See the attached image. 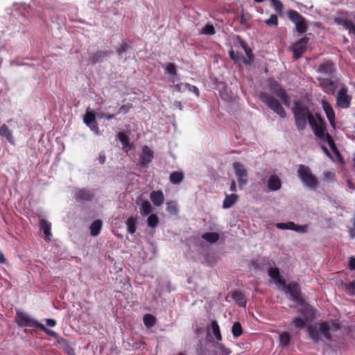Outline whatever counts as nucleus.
<instances>
[{
  "instance_id": "f257e3e1",
  "label": "nucleus",
  "mask_w": 355,
  "mask_h": 355,
  "mask_svg": "<svg viewBox=\"0 0 355 355\" xmlns=\"http://www.w3.org/2000/svg\"><path fill=\"white\" fill-rule=\"evenodd\" d=\"M340 328V324L336 322H322L319 324V329L316 326L309 325L306 331L309 338L313 343H317L320 340L319 333L321 334L328 341H332L331 332L336 331Z\"/></svg>"
},
{
  "instance_id": "f03ea898",
  "label": "nucleus",
  "mask_w": 355,
  "mask_h": 355,
  "mask_svg": "<svg viewBox=\"0 0 355 355\" xmlns=\"http://www.w3.org/2000/svg\"><path fill=\"white\" fill-rule=\"evenodd\" d=\"M15 322L19 327H37L44 332L46 335L55 338L59 343L64 339L55 331L46 328L43 324L37 320L31 318L28 314L17 311L15 316Z\"/></svg>"
},
{
  "instance_id": "7ed1b4c3",
  "label": "nucleus",
  "mask_w": 355,
  "mask_h": 355,
  "mask_svg": "<svg viewBox=\"0 0 355 355\" xmlns=\"http://www.w3.org/2000/svg\"><path fill=\"white\" fill-rule=\"evenodd\" d=\"M293 112L295 125L299 130H303L306 126L307 121L310 123L311 117H314L307 107L300 103L295 105Z\"/></svg>"
},
{
  "instance_id": "20e7f679",
  "label": "nucleus",
  "mask_w": 355,
  "mask_h": 355,
  "mask_svg": "<svg viewBox=\"0 0 355 355\" xmlns=\"http://www.w3.org/2000/svg\"><path fill=\"white\" fill-rule=\"evenodd\" d=\"M297 175L304 186L313 190L318 187V180L308 166L300 164L297 168Z\"/></svg>"
},
{
  "instance_id": "39448f33",
  "label": "nucleus",
  "mask_w": 355,
  "mask_h": 355,
  "mask_svg": "<svg viewBox=\"0 0 355 355\" xmlns=\"http://www.w3.org/2000/svg\"><path fill=\"white\" fill-rule=\"evenodd\" d=\"M259 99L281 118H285L286 113L279 101L266 92L259 94Z\"/></svg>"
},
{
  "instance_id": "423d86ee",
  "label": "nucleus",
  "mask_w": 355,
  "mask_h": 355,
  "mask_svg": "<svg viewBox=\"0 0 355 355\" xmlns=\"http://www.w3.org/2000/svg\"><path fill=\"white\" fill-rule=\"evenodd\" d=\"M288 19L295 25L296 31L300 34L306 32L308 25L306 19L297 11L289 10L287 12Z\"/></svg>"
},
{
  "instance_id": "0eeeda50",
  "label": "nucleus",
  "mask_w": 355,
  "mask_h": 355,
  "mask_svg": "<svg viewBox=\"0 0 355 355\" xmlns=\"http://www.w3.org/2000/svg\"><path fill=\"white\" fill-rule=\"evenodd\" d=\"M352 97L348 94V87L342 84L336 96V105L341 109H347L351 105Z\"/></svg>"
},
{
  "instance_id": "6e6552de",
  "label": "nucleus",
  "mask_w": 355,
  "mask_h": 355,
  "mask_svg": "<svg viewBox=\"0 0 355 355\" xmlns=\"http://www.w3.org/2000/svg\"><path fill=\"white\" fill-rule=\"evenodd\" d=\"M269 90L273 94H275L282 102L286 106L289 105L290 98L286 91L282 88L280 84L274 79H268Z\"/></svg>"
},
{
  "instance_id": "1a4fd4ad",
  "label": "nucleus",
  "mask_w": 355,
  "mask_h": 355,
  "mask_svg": "<svg viewBox=\"0 0 355 355\" xmlns=\"http://www.w3.org/2000/svg\"><path fill=\"white\" fill-rule=\"evenodd\" d=\"M309 125L315 135L321 141L326 137L327 135H329L328 132H326L325 122L319 114H317V121L315 117H311Z\"/></svg>"
},
{
  "instance_id": "9d476101",
  "label": "nucleus",
  "mask_w": 355,
  "mask_h": 355,
  "mask_svg": "<svg viewBox=\"0 0 355 355\" xmlns=\"http://www.w3.org/2000/svg\"><path fill=\"white\" fill-rule=\"evenodd\" d=\"M233 168L239 182V187L241 189L248 183V171L243 164L234 162Z\"/></svg>"
},
{
  "instance_id": "9b49d317",
  "label": "nucleus",
  "mask_w": 355,
  "mask_h": 355,
  "mask_svg": "<svg viewBox=\"0 0 355 355\" xmlns=\"http://www.w3.org/2000/svg\"><path fill=\"white\" fill-rule=\"evenodd\" d=\"M320 81V85L324 92L326 93L334 95L338 86V79L333 80L331 78H325L318 79Z\"/></svg>"
},
{
  "instance_id": "f8f14e48",
  "label": "nucleus",
  "mask_w": 355,
  "mask_h": 355,
  "mask_svg": "<svg viewBox=\"0 0 355 355\" xmlns=\"http://www.w3.org/2000/svg\"><path fill=\"white\" fill-rule=\"evenodd\" d=\"M309 40V38L305 36L300 39L293 45L292 50L295 60H298L302 57V54L307 49Z\"/></svg>"
},
{
  "instance_id": "ddd939ff",
  "label": "nucleus",
  "mask_w": 355,
  "mask_h": 355,
  "mask_svg": "<svg viewBox=\"0 0 355 355\" xmlns=\"http://www.w3.org/2000/svg\"><path fill=\"white\" fill-rule=\"evenodd\" d=\"M336 71L335 63L329 59L324 60L318 67L317 72L329 76H333Z\"/></svg>"
},
{
  "instance_id": "4468645a",
  "label": "nucleus",
  "mask_w": 355,
  "mask_h": 355,
  "mask_svg": "<svg viewBox=\"0 0 355 355\" xmlns=\"http://www.w3.org/2000/svg\"><path fill=\"white\" fill-rule=\"evenodd\" d=\"M286 292L291 295L293 301L300 304L304 302V300L301 297L300 288L297 283L292 282L286 286Z\"/></svg>"
},
{
  "instance_id": "2eb2a0df",
  "label": "nucleus",
  "mask_w": 355,
  "mask_h": 355,
  "mask_svg": "<svg viewBox=\"0 0 355 355\" xmlns=\"http://www.w3.org/2000/svg\"><path fill=\"white\" fill-rule=\"evenodd\" d=\"M322 108L326 114V116L329 121L331 126L333 128H336V122H335L336 116H335V112H334V110L332 106L327 101H322Z\"/></svg>"
},
{
  "instance_id": "dca6fc26",
  "label": "nucleus",
  "mask_w": 355,
  "mask_h": 355,
  "mask_svg": "<svg viewBox=\"0 0 355 355\" xmlns=\"http://www.w3.org/2000/svg\"><path fill=\"white\" fill-rule=\"evenodd\" d=\"M153 158V151L147 146L142 148V154L139 157V163L143 167H146Z\"/></svg>"
},
{
  "instance_id": "f3484780",
  "label": "nucleus",
  "mask_w": 355,
  "mask_h": 355,
  "mask_svg": "<svg viewBox=\"0 0 355 355\" xmlns=\"http://www.w3.org/2000/svg\"><path fill=\"white\" fill-rule=\"evenodd\" d=\"M334 21L337 24L342 26L345 29L347 30L349 33L355 35V24L351 20L336 17Z\"/></svg>"
},
{
  "instance_id": "a211bd4d",
  "label": "nucleus",
  "mask_w": 355,
  "mask_h": 355,
  "mask_svg": "<svg viewBox=\"0 0 355 355\" xmlns=\"http://www.w3.org/2000/svg\"><path fill=\"white\" fill-rule=\"evenodd\" d=\"M150 199L155 206H161L164 202V196L162 191H152L150 194Z\"/></svg>"
},
{
  "instance_id": "6ab92c4d",
  "label": "nucleus",
  "mask_w": 355,
  "mask_h": 355,
  "mask_svg": "<svg viewBox=\"0 0 355 355\" xmlns=\"http://www.w3.org/2000/svg\"><path fill=\"white\" fill-rule=\"evenodd\" d=\"M75 198L78 200L91 201L94 198V195L89 190L78 189L75 192Z\"/></svg>"
},
{
  "instance_id": "aec40b11",
  "label": "nucleus",
  "mask_w": 355,
  "mask_h": 355,
  "mask_svg": "<svg viewBox=\"0 0 355 355\" xmlns=\"http://www.w3.org/2000/svg\"><path fill=\"white\" fill-rule=\"evenodd\" d=\"M111 54L110 51H98L95 53L92 54L89 56V62L94 64L98 62L101 61L103 58L108 57Z\"/></svg>"
},
{
  "instance_id": "412c9836",
  "label": "nucleus",
  "mask_w": 355,
  "mask_h": 355,
  "mask_svg": "<svg viewBox=\"0 0 355 355\" xmlns=\"http://www.w3.org/2000/svg\"><path fill=\"white\" fill-rule=\"evenodd\" d=\"M232 299L241 307H245L247 304V300L245 294L242 291H236L232 294Z\"/></svg>"
},
{
  "instance_id": "4be33fe9",
  "label": "nucleus",
  "mask_w": 355,
  "mask_h": 355,
  "mask_svg": "<svg viewBox=\"0 0 355 355\" xmlns=\"http://www.w3.org/2000/svg\"><path fill=\"white\" fill-rule=\"evenodd\" d=\"M282 187V182L277 175H271L268 180V187L270 191H277Z\"/></svg>"
},
{
  "instance_id": "5701e85b",
  "label": "nucleus",
  "mask_w": 355,
  "mask_h": 355,
  "mask_svg": "<svg viewBox=\"0 0 355 355\" xmlns=\"http://www.w3.org/2000/svg\"><path fill=\"white\" fill-rule=\"evenodd\" d=\"M0 135L6 138L8 142L11 144H15L14 137L12 136V132L6 124H3L0 127Z\"/></svg>"
},
{
  "instance_id": "b1692460",
  "label": "nucleus",
  "mask_w": 355,
  "mask_h": 355,
  "mask_svg": "<svg viewBox=\"0 0 355 355\" xmlns=\"http://www.w3.org/2000/svg\"><path fill=\"white\" fill-rule=\"evenodd\" d=\"M103 223L100 219L95 220L90 225V234L93 236H96L99 234L102 228Z\"/></svg>"
},
{
  "instance_id": "393cba45",
  "label": "nucleus",
  "mask_w": 355,
  "mask_h": 355,
  "mask_svg": "<svg viewBox=\"0 0 355 355\" xmlns=\"http://www.w3.org/2000/svg\"><path fill=\"white\" fill-rule=\"evenodd\" d=\"M239 196L236 194L232 193L231 195H226L223 201V207L228 209L231 207L238 200Z\"/></svg>"
},
{
  "instance_id": "a878e982",
  "label": "nucleus",
  "mask_w": 355,
  "mask_h": 355,
  "mask_svg": "<svg viewBox=\"0 0 355 355\" xmlns=\"http://www.w3.org/2000/svg\"><path fill=\"white\" fill-rule=\"evenodd\" d=\"M166 72L171 76V81L174 83L178 78V73L175 64L168 63L166 67Z\"/></svg>"
},
{
  "instance_id": "bb28decb",
  "label": "nucleus",
  "mask_w": 355,
  "mask_h": 355,
  "mask_svg": "<svg viewBox=\"0 0 355 355\" xmlns=\"http://www.w3.org/2000/svg\"><path fill=\"white\" fill-rule=\"evenodd\" d=\"M184 178V174L181 171H173L171 173L169 180L173 184H180Z\"/></svg>"
},
{
  "instance_id": "cd10ccee",
  "label": "nucleus",
  "mask_w": 355,
  "mask_h": 355,
  "mask_svg": "<svg viewBox=\"0 0 355 355\" xmlns=\"http://www.w3.org/2000/svg\"><path fill=\"white\" fill-rule=\"evenodd\" d=\"M40 228L43 231L46 238L49 239V237L51 236V223L47 220L42 219L40 220Z\"/></svg>"
},
{
  "instance_id": "c85d7f7f",
  "label": "nucleus",
  "mask_w": 355,
  "mask_h": 355,
  "mask_svg": "<svg viewBox=\"0 0 355 355\" xmlns=\"http://www.w3.org/2000/svg\"><path fill=\"white\" fill-rule=\"evenodd\" d=\"M153 211V207L151 204L148 200L142 201L140 205V213L144 216L150 214Z\"/></svg>"
},
{
  "instance_id": "c756f323",
  "label": "nucleus",
  "mask_w": 355,
  "mask_h": 355,
  "mask_svg": "<svg viewBox=\"0 0 355 355\" xmlns=\"http://www.w3.org/2000/svg\"><path fill=\"white\" fill-rule=\"evenodd\" d=\"M127 226V231L128 233L133 234L136 232L137 227V218L134 217H130L125 222Z\"/></svg>"
},
{
  "instance_id": "7c9ffc66",
  "label": "nucleus",
  "mask_w": 355,
  "mask_h": 355,
  "mask_svg": "<svg viewBox=\"0 0 355 355\" xmlns=\"http://www.w3.org/2000/svg\"><path fill=\"white\" fill-rule=\"evenodd\" d=\"M202 238L210 243H214L219 239V234L216 232H206L202 235Z\"/></svg>"
},
{
  "instance_id": "2f4dec72",
  "label": "nucleus",
  "mask_w": 355,
  "mask_h": 355,
  "mask_svg": "<svg viewBox=\"0 0 355 355\" xmlns=\"http://www.w3.org/2000/svg\"><path fill=\"white\" fill-rule=\"evenodd\" d=\"M143 322L148 328L153 327L156 323V318L149 313L145 314L143 318Z\"/></svg>"
},
{
  "instance_id": "473e14b6",
  "label": "nucleus",
  "mask_w": 355,
  "mask_h": 355,
  "mask_svg": "<svg viewBox=\"0 0 355 355\" xmlns=\"http://www.w3.org/2000/svg\"><path fill=\"white\" fill-rule=\"evenodd\" d=\"M96 121V116L93 112H87L84 115V123L92 128V123H94Z\"/></svg>"
},
{
  "instance_id": "72a5a7b5",
  "label": "nucleus",
  "mask_w": 355,
  "mask_h": 355,
  "mask_svg": "<svg viewBox=\"0 0 355 355\" xmlns=\"http://www.w3.org/2000/svg\"><path fill=\"white\" fill-rule=\"evenodd\" d=\"M232 333L234 337H239L242 335L243 328L240 322H236L233 324Z\"/></svg>"
},
{
  "instance_id": "f704fd0d",
  "label": "nucleus",
  "mask_w": 355,
  "mask_h": 355,
  "mask_svg": "<svg viewBox=\"0 0 355 355\" xmlns=\"http://www.w3.org/2000/svg\"><path fill=\"white\" fill-rule=\"evenodd\" d=\"M279 342L282 346H288L291 342V335L288 332H283L279 336Z\"/></svg>"
},
{
  "instance_id": "c9c22d12",
  "label": "nucleus",
  "mask_w": 355,
  "mask_h": 355,
  "mask_svg": "<svg viewBox=\"0 0 355 355\" xmlns=\"http://www.w3.org/2000/svg\"><path fill=\"white\" fill-rule=\"evenodd\" d=\"M270 5L278 14H282L284 10V5L280 0H270Z\"/></svg>"
},
{
  "instance_id": "e433bc0d",
  "label": "nucleus",
  "mask_w": 355,
  "mask_h": 355,
  "mask_svg": "<svg viewBox=\"0 0 355 355\" xmlns=\"http://www.w3.org/2000/svg\"><path fill=\"white\" fill-rule=\"evenodd\" d=\"M147 223H148V225L149 227H157L158 223H159V218H158V216L156 214H150L148 217Z\"/></svg>"
},
{
  "instance_id": "4c0bfd02",
  "label": "nucleus",
  "mask_w": 355,
  "mask_h": 355,
  "mask_svg": "<svg viewBox=\"0 0 355 355\" xmlns=\"http://www.w3.org/2000/svg\"><path fill=\"white\" fill-rule=\"evenodd\" d=\"M322 141L328 143V144H329L330 148L331 149V150L333 151V153H334L338 150L336 147V145L334 142V139L332 138V137L330 135H327L326 137L324 139H322Z\"/></svg>"
},
{
  "instance_id": "58836bf2",
  "label": "nucleus",
  "mask_w": 355,
  "mask_h": 355,
  "mask_svg": "<svg viewBox=\"0 0 355 355\" xmlns=\"http://www.w3.org/2000/svg\"><path fill=\"white\" fill-rule=\"evenodd\" d=\"M306 320H305V319L297 317V318H293L292 323L295 328L301 329L305 327Z\"/></svg>"
},
{
  "instance_id": "ea45409f",
  "label": "nucleus",
  "mask_w": 355,
  "mask_h": 355,
  "mask_svg": "<svg viewBox=\"0 0 355 355\" xmlns=\"http://www.w3.org/2000/svg\"><path fill=\"white\" fill-rule=\"evenodd\" d=\"M295 223L290 221L287 223H278L276 224V227L279 230H293Z\"/></svg>"
},
{
  "instance_id": "a19ab883",
  "label": "nucleus",
  "mask_w": 355,
  "mask_h": 355,
  "mask_svg": "<svg viewBox=\"0 0 355 355\" xmlns=\"http://www.w3.org/2000/svg\"><path fill=\"white\" fill-rule=\"evenodd\" d=\"M265 24L268 26H277L279 21L276 15H271L270 17L265 20Z\"/></svg>"
},
{
  "instance_id": "79ce46f5",
  "label": "nucleus",
  "mask_w": 355,
  "mask_h": 355,
  "mask_svg": "<svg viewBox=\"0 0 355 355\" xmlns=\"http://www.w3.org/2000/svg\"><path fill=\"white\" fill-rule=\"evenodd\" d=\"M118 138L123 147H127L129 145L130 139L124 132H119L118 134Z\"/></svg>"
},
{
  "instance_id": "37998d69",
  "label": "nucleus",
  "mask_w": 355,
  "mask_h": 355,
  "mask_svg": "<svg viewBox=\"0 0 355 355\" xmlns=\"http://www.w3.org/2000/svg\"><path fill=\"white\" fill-rule=\"evenodd\" d=\"M268 275L275 281L280 277V272L277 268H270L268 270Z\"/></svg>"
},
{
  "instance_id": "c03bdc74",
  "label": "nucleus",
  "mask_w": 355,
  "mask_h": 355,
  "mask_svg": "<svg viewBox=\"0 0 355 355\" xmlns=\"http://www.w3.org/2000/svg\"><path fill=\"white\" fill-rule=\"evenodd\" d=\"M202 33L208 35H212L215 34V28L212 25L207 24L202 30Z\"/></svg>"
},
{
  "instance_id": "a18cd8bd",
  "label": "nucleus",
  "mask_w": 355,
  "mask_h": 355,
  "mask_svg": "<svg viewBox=\"0 0 355 355\" xmlns=\"http://www.w3.org/2000/svg\"><path fill=\"white\" fill-rule=\"evenodd\" d=\"M167 211L168 212L171 214H176L178 212V207L176 205L175 202L174 201H169L167 202Z\"/></svg>"
},
{
  "instance_id": "49530a36",
  "label": "nucleus",
  "mask_w": 355,
  "mask_h": 355,
  "mask_svg": "<svg viewBox=\"0 0 355 355\" xmlns=\"http://www.w3.org/2000/svg\"><path fill=\"white\" fill-rule=\"evenodd\" d=\"M97 116L100 119H105L107 121H110L116 118V114H107L104 112H98Z\"/></svg>"
},
{
  "instance_id": "de8ad7c7",
  "label": "nucleus",
  "mask_w": 355,
  "mask_h": 355,
  "mask_svg": "<svg viewBox=\"0 0 355 355\" xmlns=\"http://www.w3.org/2000/svg\"><path fill=\"white\" fill-rule=\"evenodd\" d=\"M345 288L350 295L354 296L355 295V279L345 285Z\"/></svg>"
},
{
  "instance_id": "09e8293b",
  "label": "nucleus",
  "mask_w": 355,
  "mask_h": 355,
  "mask_svg": "<svg viewBox=\"0 0 355 355\" xmlns=\"http://www.w3.org/2000/svg\"><path fill=\"white\" fill-rule=\"evenodd\" d=\"M335 175L334 173L327 171L324 173L323 180L327 182H333L334 180Z\"/></svg>"
},
{
  "instance_id": "8fccbe9b",
  "label": "nucleus",
  "mask_w": 355,
  "mask_h": 355,
  "mask_svg": "<svg viewBox=\"0 0 355 355\" xmlns=\"http://www.w3.org/2000/svg\"><path fill=\"white\" fill-rule=\"evenodd\" d=\"M131 107H132V105L131 104H126V105H121L119 107L118 112L116 113V116L117 114L128 113L130 111Z\"/></svg>"
},
{
  "instance_id": "3c124183",
  "label": "nucleus",
  "mask_w": 355,
  "mask_h": 355,
  "mask_svg": "<svg viewBox=\"0 0 355 355\" xmlns=\"http://www.w3.org/2000/svg\"><path fill=\"white\" fill-rule=\"evenodd\" d=\"M130 49V46L128 43L124 42L119 46V47L116 50V52L119 55H122L123 53H125Z\"/></svg>"
},
{
  "instance_id": "603ef678",
  "label": "nucleus",
  "mask_w": 355,
  "mask_h": 355,
  "mask_svg": "<svg viewBox=\"0 0 355 355\" xmlns=\"http://www.w3.org/2000/svg\"><path fill=\"white\" fill-rule=\"evenodd\" d=\"M308 230V225H299L295 223L293 231L301 233H306Z\"/></svg>"
},
{
  "instance_id": "864d4df0",
  "label": "nucleus",
  "mask_w": 355,
  "mask_h": 355,
  "mask_svg": "<svg viewBox=\"0 0 355 355\" xmlns=\"http://www.w3.org/2000/svg\"><path fill=\"white\" fill-rule=\"evenodd\" d=\"M211 327L214 335L218 334V333L220 332L219 325L216 320L211 321Z\"/></svg>"
},
{
  "instance_id": "5fc2aeb1",
  "label": "nucleus",
  "mask_w": 355,
  "mask_h": 355,
  "mask_svg": "<svg viewBox=\"0 0 355 355\" xmlns=\"http://www.w3.org/2000/svg\"><path fill=\"white\" fill-rule=\"evenodd\" d=\"M218 347L219 348V349L223 353V355H230V354L231 353V351L228 348H226L221 343H218Z\"/></svg>"
},
{
  "instance_id": "6e6d98bb",
  "label": "nucleus",
  "mask_w": 355,
  "mask_h": 355,
  "mask_svg": "<svg viewBox=\"0 0 355 355\" xmlns=\"http://www.w3.org/2000/svg\"><path fill=\"white\" fill-rule=\"evenodd\" d=\"M348 268L350 270H355V257H351L349 259Z\"/></svg>"
},
{
  "instance_id": "4d7b16f0",
  "label": "nucleus",
  "mask_w": 355,
  "mask_h": 355,
  "mask_svg": "<svg viewBox=\"0 0 355 355\" xmlns=\"http://www.w3.org/2000/svg\"><path fill=\"white\" fill-rule=\"evenodd\" d=\"M45 321H46V324L48 326L51 327H55L57 324L55 320L52 319V318H47L45 320Z\"/></svg>"
},
{
  "instance_id": "13d9d810",
  "label": "nucleus",
  "mask_w": 355,
  "mask_h": 355,
  "mask_svg": "<svg viewBox=\"0 0 355 355\" xmlns=\"http://www.w3.org/2000/svg\"><path fill=\"white\" fill-rule=\"evenodd\" d=\"M97 159H98L99 164H103L106 160V157L104 155V153H99Z\"/></svg>"
},
{
  "instance_id": "bf43d9fd",
  "label": "nucleus",
  "mask_w": 355,
  "mask_h": 355,
  "mask_svg": "<svg viewBox=\"0 0 355 355\" xmlns=\"http://www.w3.org/2000/svg\"><path fill=\"white\" fill-rule=\"evenodd\" d=\"M334 153L336 156L338 162L340 163H341V164H343L344 163V159H343V156L341 155L340 151L338 150L337 151L334 152Z\"/></svg>"
},
{
  "instance_id": "052dcab7",
  "label": "nucleus",
  "mask_w": 355,
  "mask_h": 355,
  "mask_svg": "<svg viewBox=\"0 0 355 355\" xmlns=\"http://www.w3.org/2000/svg\"><path fill=\"white\" fill-rule=\"evenodd\" d=\"M321 148L322 150V151L325 153V155L330 159H333V157L331 155V154L330 153L329 150L327 149V148L324 146H321Z\"/></svg>"
},
{
  "instance_id": "680f3d73",
  "label": "nucleus",
  "mask_w": 355,
  "mask_h": 355,
  "mask_svg": "<svg viewBox=\"0 0 355 355\" xmlns=\"http://www.w3.org/2000/svg\"><path fill=\"white\" fill-rule=\"evenodd\" d=\"M230 189L232 192H235L236 191V184L235 180H232Z\"/></svg>"
},
{
  "instance_id": "e2e57ef3",
  "label": "nucleus",
  "mask_w": 355,
  "mask_h": 355,
  "mask_svg": "<svg viewBox=\"0 0 355 355\" xmlns=\"http://www.w3.org/2000/svg\"><path fill=\"white\" fill-rule=\"evenodd\" d=\"M276 283L283 286H286V282L282 279V277L280 276L279 279H277L275 280Z\"/></svg>"
},
{
  "instance_id": "0e129e2a",
  "label": "nucleus",
  "mask_w": 355,
  "mask_h": 355,
  "mask_svg": "<svg viewBox=\"0 0 355 355\" xmlns=\"http://www.w3.org/2000/svg\"><path fill=\"white\" fill-rule=\"evenodd\" d=\"M6 262V259L4 257V254L0 251V263H5Z\"/></svg>"
},
{
  "instance_id": "69168bd1",
  "label": "nucleus",
  "mask_w": 355,
  "mask_h": 355,
  "mask_svg": "<svg viewBox=\"0 0 355 355\" xmlns=\"http://www.w3.org/2000/svg\"><path fill=\"white\" fill-rule=\"evenodd\" d=\"M92 130H94L96 133L98 132V128L96 122L95 121L94 123H92V128H90Z\"/></svg>"
},
{
  "instance_id": "338daca9",
  "label": "nucleus",
  "mask_w": 355,
  "mask_h": 355,
  "mask_svg": "<svg viewBox=\"0 0 355 355\" xmlns=\"http://www.w3.org/2000/svg\"><path fill=\"white\" fill-rule=\"evenodd\" d=\"M245 50L246 54L248 55L249 58L251 59L252 58V54L251 50L249 49H247V48L245 49Z\"/></svg>"
},
{
  "instance_id": "774afa93",
  "label": "nucleus",
  "mask_w": 355,
  "mask_h": 355,
  "mask_svg": "<svg viewBox=\"0 0 355 355\" xmlns=\"http://www.w3.org/2000/svg\"><path fill=\"white\" fill-rule=\"evenodd\" d=\"M349 234L352 238L355 237V230H354L353 229H351L349 230Z\"/></svg>"
}]
</instances>
